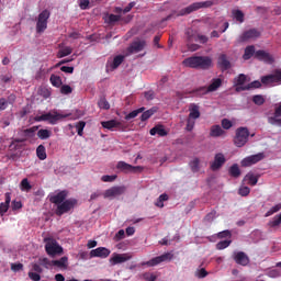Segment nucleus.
Wrapping results in <instances>:
<instances>
[{"mask_svg": "<svg viewBox=\"0 0 281 281\" xmlns=\"http://www.w3.org/2000/svg\"><path fill=\"white\" fill-rule=\"evenodd\" d=\"M258 179V176H254V173H248L245 176L244 181H248V186H257Z\"/></svg>", "mask_w": 281, "mask_h": 281, "instance_id": "obj_39", "label": "nucleus"}, {"mask_svg": "<svg viewBox=\"0 0 281 281\" xmlns=\"http://www.w3.org/2000/svg\"><path fill=\"white\" fill-rule=\"evenodd\" d=\"M101 125L103 128H106L108 131H113V128H120L122 123L117 122L116 120H110L101 122Z\"/></svg>", "mask_w": 281, "mask_h": 281, "instance_id": "obj_29", "label": "nucleus"}, {"mask_svg": "<svg viewBox=\"0 0 281 281\" xmlns=\"http://www.w3.org/2000/svg\"><path fill=\"white\" fill-rule=\"evenodd\" d=\"M232 126H233L232 121L227 119L222 120V127L225 128V131H229Z\"/></svg>", "mask_w": 281, "mask_h": 281, "instance_id": "obj_61", "label": "nucleus"}, {"mask_svg": "<svg viewBox=\"0 0 281 281\" xmlns=\"http://www.w3.org/2000/svg\"><path fill=\"white\" fill-rule=\"evenodd\" d=\"M11 271H13L14 273L23 271V263H11Z\"/></svg>", "mask_w": 281, "mask_h": 281, "instance_id": "obj_58", "label": "nucleus"}, {"mask_svg": "<svg viewBox=\"0 0 281 281\" xmlns=\"http://www.w3.org/2000/svg\"><path fill=\"white\" fill-rule=\"evenodd\" d=\"M232 14L234 16V19L237 21V23H245V13H243V11L240 10H233Z\"/></svg>", "mask_w": 281, "mask_h": 281, "instance_id": "obj_38", "label": "nucleus"}, {"mask_svg": "<svg viewBox=\"0 0 281 281\" xmlns=\"http://www.w3.org/2000/svg\"><path fill=\"white\" fill-rule=\"evenodd\" d=\"M276 87L281 85V68L274 69L272 74L261 77V81L255 80L248 83L249 89H260V87Z\"/></svg>", "mask_w": 281, "mask_h": 281, "instance_id": "obj_2", "label": "nucleus"}, {"mask_svg": "<svg viewBox=\"0 0 281 281\" xmlns=\"http://www.w3.org/2000/svg\"><path fill=\"white\" fill-rule=\"evenodd\" d=\"M217 238L223 239V238H232V232L229 229L222 231L217 234Z\"/></svg>", "mask_w": 281, "mask_h": 281, "instance_id": "obj_55", "label": "nucleus"}, {"mask_svg": "<svg viewBox=\"0 0 281 281\" xmlns=\"http://www.w3.org/2000/svg\"><path fill=\"white\" fill-rule=\"evenodd\" d=\"M49 16H52V13L47 9L43 10L38 14L37 22H36L37 34H43V32L47 30V21H49Z\"/></svg>", "mask_w": 281, "mask_h": 281, "instance_id": "obj_9", "label": "nucleus"}, {"mask_svg": "<svg viewBox=\"0 0 281 281\" xmlns=\"http://www.w3.org/2000/svg\"><path fill=\"white\" fill-rule=\"evenodd\" d=\"M184 67H190L191 69H203L207 70L212 67V57L209 56H192L186 58L183 61Z\"/></svg>", "mask_w": 281, "mask_h": 281, "instance_id": "obj_3", "label": "nucleus"}, {"mask_svg": "<svg viewBox=\"0 0 281 281\" xmlns=\"http://www.w3.org/2000/svg\"><path fill=\"white\" fill-rule=\"evenodd\" d=\"M37 137L40 139H49L52 137V131H49V130H40L37 132Z\"/></svg>", "mask_w": 281, "mask_h": 281, "instance_id": "obj_43", "label": "nucleus"}, {"mask_svg": "<svg viewBox=\"0 0 281 281\" xmlns=\"http://www.w3.org/2000/svg\"><path fill=\"white\" fill-rule=\"evenodd\" d=\"M281 211V204H276L274 206H272L267 213L266 216H272V214H276V212H280Z\"/></svg>", "mask_w": 281, "mask_h": 281, "instance_id": "obj_52", "label": "nucleus"}, {"mask_svg": "<svg viewBox=\"0 0 281 281\" xmlns=\"http://www.w3.org/2000/svg\"><path fill=\"white\" fill-rule=\"evenodd\" d=\"M72 92H74V89L69 85H64L60 87V93H63V95H69V93H72Z\"/></svg>", "mask_w": 281, "mask_h": 281, "instance_id": "obj_49", "label": "nucleus"}, {"mask_svg": "<svg viewBox=\"0 0 281 281\" xmlns=\"http://www.w3.org/2000/svg\"><path fill=\"white\" fill-rule=\"evenodd\" d=\"M44 243H46L45 251L47 256H49L50 258H55V256H61L64 249H63V246H60V244H58L56 239L46 237L44 239Z\"/></svg>", "mask_w": 281, "mask_h": 281, "instance_id": "obj_4", "label": "nucleus"}, {"mask_svg": "<svg viewBox=\"0 0 281 281\" xmlns=\"http://www.w3.org/2000/svg\"><path fill=\"white\" fill-rule=\"evenodd\" d=\"M254 104H257V106H262L265 104V97L262 94H257L252 97Z\"/></svg>", "mask_w": 281, "mask_h": 281, "instance_id": "obj_48", "label": "nucleus"}, {"mask_svg": "<svg viewBox=\"0 0 281 281\" xmlns=\"http://www.w3.org/2000/svg\"><path fill=\"white\" fill-rule=\"evenodd\" d=\"M124 63V55H117L114 57L113 61L108 63L106 67H110V69H117V67H120V65H122Z\"/></svg>", "mask_w": 281, "mask_h": 281, "instance_id": "obj_30", "label": "nucleus"}, {"mask_svg": "<svg viewBox=\"0 0 281 281\" xmlns=\"http://www.w3.org/2000/svg\"><path fill=\"white\" fill-rule=\"evenodd\" d=\"M196 119H190V116L187 120V131L191 132L194 130V125L196 124L195 122Z\"/></svg>", "mask_w": 281, "mask_h": 281, "instance_id": "obj_57", "label": "nucleus"}, {"mask_svg": "<svg viewBox=\"0 0 281 281\" xmlns=\"http://www.w3.org/2000/svg\"><path fill=\"white\" fill-rule=\"evenodd\" d=\"M200 165H201V159L199 157L193 158L189 164L192 172H199V170H201Z\"/></svg>", "mask_w": 281, "mask_h": 281, "instance_id": "obj_36", "label": "nucleus"}, {"mask_svg": "<svg viewBox=\"0 0 281 281\" xmlns=\"http://www.w3.org/2000/svg\"><path fill=\"white\" fill-rule=\"evenodd\" d=\"M36 131H38V126H33L26 130H19L18 135L20 138H14L13 144H23V142L32 139V137L36 135Z\"/></svg>", "mask_w": 281, "mask_h": 281, "instance_id": "obj_8", "label": "nucleus"}, {"mask_svg": "<svg viewBox=\"0 0 281 281\" xmlns=\"http://www.w3.org/2000/svg\"><path fill=\"white\" fill-rule=\"evenodd\" d=\"M217 65L222 71H227V69H232V63L227 59V55L221 54L217 59Z\"/></svg>", "mask_w": 281, "mask_h": 281, "instance_id": "obj_21", "label": "nucleus"}, {"mask_svg": "<svg viewBox=\"0 0 281 281\" xmlns=\"http://www.w3.org/2000/svg\"><path fill=\"white\" fill-rule=\"evenodd\" d=\"M223 87V79L221 78H213L211 83L207 86L210 93H214V91H218Z\"/></svg>", "mask_w": 281, "mask_h": 281, "instance_id": "obj_26", "label": "nucleus"}, {"mask_svg": "<svg viewBox=\"0 0 281 281\" xmlns=\"http://www.w3.org/2000/svg\"><path fill=\"white\" fill-rule=\"evenodd\" d=\"M245 82H247V76L240 74L236 79H235V85L236 86H243Z\"/></svg>", "mask_w": 281, "mask_h": 281, "instance_id": "obj_53", "label": "nucleus"}, {"mask_svg": "<svg viewBox=\"0 0 281 281\" xmlns=\"http://www.w3.org/2000/svg\"><path fill=\"white\" fill-rule=\"evenodd\" d=\"M265 159V154L259 153L256 155L248 156L241 160V166L244 168H249V166H254L255 164H258L259 161H262Z\"/></svg>", "mask_w": 281, "mask_h": 281, "instance_id": "obj_13", "label": "nucleus"}, {"mask_svg": "<svg viewBox=\"0 0 281 281\" xmlns=\"http://www.w3.org/2000/svg\"><path fill=\"white\" fill-rule=\"evenodd\" d=\"M124 236H125V233H124V229H120L115 236H114V240L117 243L120 240H124Z\"/></svg>", "mask_w": 281, "mask_h": 281, "instance_id": "obj_62", "label": "nucleus"}, {"mask_svg": "<svg viewBox=\"0 0 281 281\" xmlns=\"http://www.w3.org/2000/svg\"><path fill=\"white\" fill-rule=\"evenodd\" d=\"M86 126H87V123L85 121H79L78 123H76L75 127L77 130V134L79 135V137H82V135H85Z\"/></svg>", "mask_w": 281, "mask_h": 281, "instance_id": "obj_41", "label": "nucleus"}, {"mask_svg": "<svg viewBox=\"0 0 281 281\" xmlns=\"http://www.w3.org/2000/svg\"><path fill=\"white\" fill-rule=\"evenodd\" d=\"M69 262V258L61 257L58 260H52L53 267H57L58 269H67V265Z\"/></svg>", "mask_w": 281, "mask_h": 281, "instance_id": "obj_31", "label": "nucleus"}, {"mask_svg": "<svg viewBox=\"0 0 281 281\" xmlns=\"http://www.w3.org/2000/svg\"><path fill=\"white\" fill-rule=\"evenodd\" d=\"M36 155L41 161H45L47 159V149L43 145H40L36 148Z\"/></svg>", "mask_w": 281, "mask_h": 281, "instance_id": "obj_35", "label": "nucleus"}, {"mask_svg": "<svg viewBox=\"0 0 281 281\" xmlns=\"http://www.w3.org/2000/svg\"><path fill=\"white\" fill-rule=\"evenodd\" d=\"M74 49L71 47L67 46L65 48H61L57 53V58H65V56H70L72 54Z\"/></svg>", "mask_w": 281, "mask_h": 281, "instance_id": "obj_40", "label": "nucleus"}, {"mask_svg": "<svg viewBox=\"0 0 281 281\" xmlns=\"http://www.w3.org/2000/svg\"><path fill=\"white\" fill-rule=\"evenodd\" d=\"M100 109H104V111H109L111 109V104L106 101L105 98H101L98 103Z\"/></svg>", "mask_w": 281, "mask_h": 281, "instance_id": "obj_47", "label": "nucleus"}, {"mask_svg": "<svg viewBox=\"0 0 281 281\" xmlns=\"http://www.w3.org/2000/svg\"><path fill=\"white\" fill-rule=\"evenodd\" d=\"M234 260L237 265H240L241 267H247V265H249V257L244 251L235 254Z\"/></svg>", "mask_w": 281, "mask_h": 281, "instance_id": "obj_24", "label": "nucleus"}, {"mask_svg": "<svg viewBox=\"0 0 281 281\" xmlns=\"http://www.w3.org/2000/svg\"><path fill=\"white\" fill-rule=\"evenodd\" d=\"M189 117L191 120H199L201 117V111L199 110V105L195 103H192L189 108Z\"/></svg>", "mask_w": 281, "mask_h": 281, "instance_id": "obj_28", "label": "nucleus"}, {"mask_svg": "<svg viewBox=\"0 0 281 281\" xmlns=\"http://www.w3.org/2000/svg\"><path fill=\"white\" fill-rule=\"evenodd\" d=\"M117 170H122V172H142L144 170V167L142 166H132L124 161H119L116 165Z\"/></svg>", "mask_w": 281, "mask_h": 281, "instance_id": "obj_17", "label": "nucleus"}, {"mask_svg": "<svg viewBox=\"0 0 281 281\" xmlns=\"http://www.w3.org/2000/svg\"><path fill=\"white\" fill-rule=\"evenodd\" d=\"M78 205V200L67 199L65 202L57 204L55 209L56 216H63L64 214H69L74 207Z\"/></svg>", "mask_w": 281, "mask_h": 281, "instance_id": "obj_6", "label": "nucleus"}, {"mask_svg": "<svg viewBox=\"0 0 281 281\" xmlns=\"http://www.w3.org/2000/svg\"><path fill=\"white\" fill-rule=\"evenodd\" d=\"M131 260V255L128 254H114L113 257L110 259L112 265H122V262H127Z\"/></svg>", "mask_w": 281, "mask_h": 281, "instance_id": "obj_22", "label": "nucleus"}, {"mask_svg": "<svg viewBox=\"0 0 281 281\" xmlns=\"http://www.w3.org/2000/svg\"><path fill=\"white\" fill-rule=\"evenodd\" d=\"M189 93L191 95H194L195 98H203V95H207V93H210V89L205 86H202L200 88L191 90Z\"/></svg>", "mask_w": 281, "mask_h": 281, "instance_id": "obj_27", "label": "nucleus"}, {"mask_svg": "<svg viewBox=\"0 0 281 281\" xmlns=\"http://www.w3.org/2000/svg\"><path fill=\"white\" fill-rule=\"evenodd\" d=\"M66 117H69L70 120H80L82 117V112L79 110H76L71 113L61 114L56 110H52L48 113L42 114L40 116H35V122H48V124H52L53 126L58 124L60 120H65Z\"/></svg>", "mask_w": 281, "mask_h": 281, "instance_id": "obj_1", "label": "nucleus"}, {"mask_svg": "<svg viewBox=\"0 0 281 281\" xmlns=\"http://www.w3.org/2000/svg\"><path fill=\"white\" fill-rule=\"evenodd\" d=\"M207 276L209 272L205 271V268L195 271V278H199L200 280L203 278H207Z\"/></svg>", "mask_w": 281, "mask_h": 281, "instance_id": "obj_56", "label": "nucleus"}, {"mask_svg": "<svg viewBox=\"0 0 281 281\" xmlns=\"http://www.w3.org/2000/svg\"><path fill=\"white\" fill-rule=\"evenodd\" d=\"M69 192L67 190L59 191L57 194L49 198L50 203L54 205H59L60 203H65L67 201Z\"/></svg>", "mask_w": 281, "mask_h": 281, "instance_id": "obj_18", "label": "nucleus"}, {"mask_svg": "<svg viewBox=\"0 0 281 281\" xmlns=\"http://www.w3.org/2000/svg\"><path fill=\"white\" fill-rule=\"evenodd\" d=\"M269 225L271 227H279V225H281V213L277 216L273 217V220L271 222H269Z\"/></svg>", "mask_w": 281, "mask_h": 281, "instance_id": "obj_50", "label": "nucleus"}, {"mask_svg": "<svg viewBox=\"0 0 281 281\" xmlns=\"http://www.w3.org/2000/svg\"><path fill=\"white\" fill-rule=\"evenodd\" d=\"M210 135L211 137H221V135H225V130L221 125H213Z\"/></svg>", "mask_w": 281, "mask_h": 281, "instance_id": "obj_33", "label": "nucleus"}, {"mask_svg": "<svg viewBox=\"0 0 281 281\" xmlns=\"http://www.w3.org/2000/svg\"><path fill=\"white\" fill-rule=\"evenodd\" d=\"M225 161H227V159H225V155H223V153L215 154L214 160L211 164V170H213V172L221 170L225 165Z\"/></svg>", "mask_w": 281, "mask_h": 281, "instance_id": "obj_14", "label": "nucleus"}, {"mask_svg": "<svg viewBox=\"0 0 281 281\" xmlns=\"http://www.w3.org/2000/svg\"><path fill=\"white\" fill-rule=\"evenodd\" d=\"M143 280L156 281L157 280V276L155 273L145 272V273H143Z\"/></svg>", "mask_w": 281, "mask_h": 281, "instance_id": "obj_54", "label": "nucleus"}, {"mask_svg": "<svg viewBox=\"0 0 281 281\" xmlns=\"http://www.w3.org/2000/svg\"><path fill=\"white\" fill-rule=\"evenodd\" d=\"M111 251L106 247H99L90 251V258H109Z\"/></svg>", "mask_w": 281, "mask_h": 281, "instance_id": "obj_19", "label": "nucleus"}, {"mask_svg": "<svg viewBox=\"0 0 281 281\" xmlns=\"http://www.w3.org/2000/svg\"><path fill=\"white\" fill-rule=\"evenodd\" d=\"M126 192L125 187H112L103 193L104 199H113V196H122Z\"/></svg>", "mask_w": 281, "mask_h": 281, "instance_id": "obj_16", "label": "nucleus"}, {"mask_svg": "<svg viewBox=\"0 0 281 281\" xmlns=\"http://www.w3.org/2000/svg\"><path fill=\"white\" fill-rule=\"evenodd\" d=\"M229 175L231 177H234L235 179H238L240 177V168L235 164L229 168Z\"/></svg>", "mask_w": 281, "mask_h": 281, "instance_id": "obj_45", "label": "nucleus"}, {"mask_svg": "<svg viewBox=\"0 0 281 281\" xmlns=\"http://www.w3.org/2000/svg\"><path fill=\"white\" fill-rule=\"evenodd\" d=\"M238 192L240 196H249V192H251V189H249V187H241L239 188Z\"/></svg>", "mask_w": 281, "mask_h": 281, "instance_id": "obj_59", "label": "nucleus"}, {"mask_svg": "<svg viewBox=\"0 0 281 281\" xmlns=\"http://www.w3.org/2000/svg\"><path fill=\"white\" fill-rule=\"evenodd\" d=\"M12 201V196L10 192L4 194V202L0 203V216H4L5 212L10 210V203Z\"/></svg>", "mask_w": 281, "mask_h": 281, "instance_id": "obj_23", "label": "nucleus"}, {"mask_svg": "<svg viewBox=\"0 0 281 281\" xmlns=\"http://www.w3.org/2000/svg\"><path fill=\"white\" fill-rule=\"evenodd\" d=\"M214 5V1L206 0L203 2H193L189 7L180 10L178 16H186L187 14H192V12H196V10H201L202 8H212Z\"/></svg>", "mask_w": 281, "mask_h": 281, "instance_id": "obj_5", "label": "nucleus"}, {"mask_svg": "<svg viewBox=\"0 0 281 281\" xmlns=\"http://www.w3.org/2000/svg\"><path fill=\"white\" fill-rule=\"evenodd\" d=\"M252 56H256V46H247L243 55L244 60H249Z\"/></svg>", "mask_w": 281, "mask_h": 281, "instance_id": "obj_32", "label": "nucleus"}, {"mask_svg": "<svg viewBox=\"0 0 281 281\" xmlns=\"http://www.w3.org/2000/svg\"><path fill=\"white\" fill-rule=\"evenodd\" d=\"M260 31L258 29H250L245 31L239 37L238 43H247L248 41H254L255 38H260Z\"/></svg>", "mask_w": 281, "mask_h": 281, "instance_id": "obj_11", "label": "nucleus"}, {"mask_svg": "<svg viewBox=\"0 0 281 281\" xmlns=\"http://www.w3.org/2000/svg\"><path fill=\"white\" fill-rule=\"evenodd\" d=\"M49 80L53 87H56L57 89L63 87V78H60V76L50 75Z\"/></svg>", "mask_w": 281, "mask_h": 281, "instance_id": "obj_37", "label": "nucleus"}, {"mask_svg": "<svg viewBox=\"0 0 281 281\" xmlns=\"http://www.w3.org/2000/svg\"><path fill=\"white\" fill-rule=\"evenodd\" d=\"M29 278L33 281H41V274L38 272H29Z\"/></svg>", "mask_w": 281, "mask_h": 281, "instance_id": "obj_64", "label": "nucleus"}, {"mask_svg": "<svg viewBox=\"0 0 281 281\" xmlns=\"http://www.w3.org/2000/svg\"><path fill=\"white\" fill-rule=\"evenodd\" d=\"M20 189L22 192H30V190H32V184H30V180H27V178H24L21 181Z\"/></svg>", "mask_w": 281, "mask_h": 281, "instance_id": "obj_44", "label": "nucleus"}, {"mask_svg": "<svg viewBox=\"0 0 281 281\" xmlns=\"http://www.w3.org/2000/svg\"><path fill=\"white\" fill-rule=\"evenodd\" d=\"M144 111H146V108H139L137 110H134L130 112L127 115H125V120H134V117H137L139 113H144Z\"/></svg>", "mask_w": 281, "mask_h": 281, "instance_id": "obj_42", "label": "nucleus"}, {"mask_svg": "<svg viewBox=\"0 0 281 281\" xmlns=\"http://www.w3.org/2000/svg\"><path fill=\"white\" fill-rule=\"evenodd\" d=\"M269 278H280L281 272L278 269L270 270L268 272Z\"/></svg>", "mask_w": 281, "mask_h": 281, "instance_id": "obj_63", "label": "nucleus"}, {"mask_svg": "<svg viewBox=\"0 0 281 281\" xmlns=\"http://www.w3.org/2000/svg\"><path fill=\"white\" fill-rule=\"evenodd\" d=\"M149 134L153 136L158 135L159 137H166V135H168V131H166L164 125L158 124L149 131Z\"/></svg>", "mask_w": 281, "mask_h": 281, "instance_id": "obj_25", "label": "nucleus"}, {"mask_svg": "<svg viewBox=\"0 0 281 281\" xmlns=\"http://www.w3.org/2000/svg\"><path fill=\"white\" fill-rule=\"evenodd\" d=\"M40 262L43 267H45V269H49V267H54V265L52 263V260H49L47 257L40 258Z\"/></svg>", "mask_w": 281, "mask_h": 281, "instance_id": "obj_51", "label": "nucleus"}, {"mask_svg": "<svg viewBox=\"0 0 281 281\" xmlns=\"http://www.w3.org/2000/svg\"><path fill=\"white\" fill-rule=\"evenodd\" d=\"M232 245V239H225L216 244V249L223 250L227 249Z\"/></svg>", "mask_w": 281, "mask_h": 281, "instance_id": "obj_46", "label": "nucleus"}, {"mask_svg": "<svg viewBox=\"0 0 281 281\" xmlns=\"http://www.w3.org/2000/svg\"><path fill=\"white\" fill-rule=\"evenodd\" d=\"M249 140V130L247 127H238L234 138V144L237 148H243Z\"/></svg>", "mask_w": 281, "mask_h": 281, "instance_id": "obj_7", "label": "nucleus"}, {"mask_svg": "<svg viewBox=\"0 0 281 281\" xmlns=\"http://www.w3.org/2000/svg\"><path fill=\"white\" fill-rule=\"evenodd\" d=\"M281 102L279 103V106L274 110V115L268 117V124H271L272 126H281Z\"/></svg>", "mask_w": 281, "mask_h": 281, "instance_id": "obj_20", "label": "nucleus"}, {"mask_svg": "<svg viewBox=\"0 0 281 281\" xmlns=\"http://www.w3.org/2000/svg\"><path fill=\"white\" fill-rule=\"evenodd\" d=\"M117 179V176H102L101 181L104 183H111Z\"/></svg>", "mask_w": 281, "mask_h": 281, "instance_id": "obj_60", "label": "nucleus"}, {"mask_svg": "<svg viewBox=\"0 0 281 281\" xmlns=\"http://www.w3.org/2000/svg\"><path fill=\"white\" fill-rule=\"evenodd\" d=\"M255 58H257V60H261L262 63H266L267 65H273L274 63L273 55L262 49L256 50Z\"/></svg>", "mask_w": 281, "mask_h": 281, "instance_id": "obj_15", "label": "nucleus"}, {"mask_svg": "<svg viewBox=\"0 0 281 281\" xmlns=\"http://www.w3.org/2000/svg\"><path fill=\"white\" fill-rule=\"evenodd\" d=\"M143 114L140 115V122H146L147 120H150V117H153V115H155V113H157V109L151 108L147 111H143Z\"/></svg>", "mask_w": 281, "mask_h": 281, "instance_id": "obj_34", "label": "nucleus"}, {"mask_svg": "<svg viewBox=\"0 0 281 281\" xmlns=\"http://www.w3.org/2000/svg\"><path fill=\"white\" fill-rule=\"evenodd\" d=\"M172 258H175V255H172V252H165L158 257L151 258L145 265H147V267H157V265H161V262H170Z\"/></svg>", "mask_w": 281, "mask_h": 281, "instance_id": "obj_10", "label": "nucleus"}, {"mask_svg": "<svg viewBox=\"0 0 281 281\" xmlns=\"http://www.w3.org/2000/svg\"><path fill=\"white\" fill-rule=\"evenodd\" d=\"M146 48V41L145 40H136L131 43V45L127 47V56H131L132 54H139V52H144Z\"/></svg>", "mask_w": 281, "mask_h": 281, "instance_id": "obj_12", "label": "nucleus"}]
</instances>
